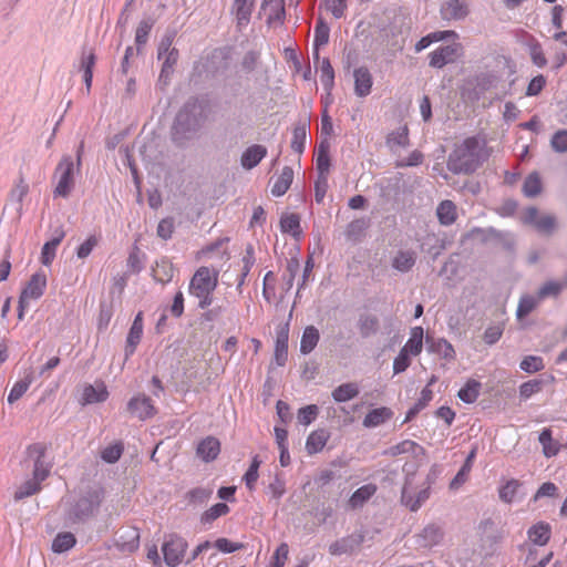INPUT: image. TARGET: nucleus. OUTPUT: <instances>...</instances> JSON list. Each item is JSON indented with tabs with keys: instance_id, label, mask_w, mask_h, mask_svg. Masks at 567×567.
<instances>
[{
	"instance_id": "f257e3e1",
	"label": "nucleus",
	"mask_w": 567,
	"mask_h": 567,
	"mask_svg": "<svg viewBox=\"0 0 567 567\" xmlns=\"http://www.w3.org/2000/svg\"><path fill=\"white\" fill-rule=\"evenodd\" d=\"M489 155L485 138L478 135L470 136L450 153L447 168L454 174H472L489 158Z\"/></svg>"
},
{
	"instance_id": "f03ea898",
	"label": "nucleus",
	"mask_w": 567,
	"mask_h": 567,
	"mask_svg": "<svg viewBox=\"0 0 567 567\" xmlns=\"http://www.w3.org/2000/svg\"><path fill=\"white\" fill-rule=\"evenodd\" d=\"M205 122V107L197 97L185 102L175 116L172 126V140L177 146H184L200 130Z\"/></svg>"
},
{
	"instance_id": "7ed1b4c3",
	"label": "nucleus",
	"mask_w": 567,
	"mask_h": 567,
	"mask_svg": "<svg viewBox=\"0 0 567 567\" xmlns=\"http://www.w3.org/2000/svg\"><path fill=\"white\" fill-rule=\"evenodd\" d=\"M105 498V489L100 485L87 486L69 509L68 517L73 523H85L93 517Z\"/></svg>"
},
{
	"instance_id": "20e7f679",
	"label": "nucleus",
	"mask_w": 567,
	"mask_h": 567,
	"mask_svg": "<svg viewBox=\"0 0 567 567\" xmlns=\"http://www.w3.org/2000/svg\"><path fill=\"white\" fill-rule=\"evenodd\" d=\"M217 285V274L203 266L190 278L188 293L198 300L197 307L204 310L213 303Z\"/></svg>"
},
{
	"instance_id": "39448f33",
	"label": "nucleus",
	"mask_w": 567,
	"mask_h": 567,
	"mask_svg": "<svg viewBox=\"0 0 567 567\" xmlns=\"http://www.w3.org/2000/svg\"><path fill=\"white\" fill-rule=\"evenodd\" d=\"M84 143L81 142L76 151V164L74 163L71 155L62 156L61 161L55 168V177H58L56 186L53 190L54 197L66 198L71 194L74 187V171L75 166L79 171L81 167L82 153Z\"/></svg>"
},
{
	"instance_id": "423d86ee",
	"label": "nucleus",
	"mask_w": 567,
	"mask_h": 567,
	"mask_svg": "<svg viewBox=\"0 0 567 567\" xmlns=\"http://www.w3.org/2000/svg\"><path fill=\"white\" fill-rule=\"evenodd\" d=\"M502 80L497 71H483L466 80L462 96L472 103L482 100L486 92L496 89Z\"/></svg>"
},
{
	"instance_id": "0eeeda50",
	"label": "nucleus",
	"mask_w": 567,
	"mask_h": 567,
	"mask_svg": "<svg viewBox=\"0 0 567 567\" xmlns=\"http://www.w3.org/2000/svg\"><path fill=\"white\" fill-rule=\"evenodd\" d=\"M188 548L187 540L177 535H166L162 544V553L164 561L168 567H177L183 563L186 550Z\"/></svg>"
},
{
	"instance_id": "6e6552de",
	"label": "nucleus",
	"mask_w": 567,
	"mask_h": 567,
	"mask_svg": "<svg viewBox=\"0 0 567 567\" xmlns=\"http://www.w3.org/2000/svg\"><path fill=\"white\" fill-rule=\"evenodd\" d=\"M173 39L165 37L158 44L157 59L163 60V66L159 74V80H167L174 72V66L178 61V50L172 48Z\"/></svg>"
},
{
	"instance_id": "1a4fd4ad",
	"label": "nucleus",
	"mask_w": 567,
	"mask_h": 567,
	"mask_svg": "<svg viewBox=\"0 0 567 567\" xmlns=\"http://www.w3.org/2000/svg\"><path fill=\"white\" fill-rule=\"evenodd\" d=\"M497 492L498 498L507 505L520 503L527 495L525 483L516 478H509L502 482Z\"/></svg>"
},
{
	"instance_id": "9d476101",
	"label": "nucleus",
	"mask_w": 567,
	"mask_h": 567,
	"mask_svg": "<svg viewBox=\"0 0 567 567\" xmlns=\"http://www.w3.org/2000/svg\"><path fill=\"white\" fill-rule=\"evenodd\" d=\"M430 495L431 488L429 486L415 492L411 487L410 480L406 478L401 492V503L411 512H416L430 498Z\"/></svg>"
},
{
	"instance_id": "9b49d317",
	"label": "nucleus",
	"mask_w": 567,
	"mask_h": 567,
	"mask_svg": "<svg viewBox=\"0 0 567 567\" xmlns=\"http://www.w3.org/2000/svg\"><path fill=\"white\" fill-rule=\"evenodd\" d=\"M126 408L130 414L137 417L140 421H146L153 417L157 412L152 399L145 394L132 396Z\"/></svg>"
},
{
	"instance_id": "f8f14e48",
	"label": "nucleus",
	"mask_w": 567,
	"mask_h": 567,
	"mask_svg": "<svg viewBox=\"0 0 567 567\" xmlns=\"http://www.w3.org/2000/svg\"><path fill=\"white\" fill-rule=\"evenodd\" d=\"M363 542L364 534L362 532H354L331 543L329 553L333 556L351 555L360 548Z\"/></svg>"
},
{
	"instance_id": "ddd939ff",
	"label": "nucleus",
	"mask_w": 567,
	"mask_h": 567,
	"mask_svg": "<svg viewBox=\"0 0 567 567\" xmlns=\"http://www.w3.org/2000/svg\"><path fill=\"white\" fill-rule=\"evenodd\" d=\"M45 446L42 443H34L27 450L28 456L33 460V478L43 482L50 473V465L44 461Z\"/></svg>"
},
{
	"instance_id": "4468645a",
	"label": "nucleus",
	"mask_w": 567,
	"mask_h": 567,
	"mask_svg": "<svg viewBox=\"0 0 567 567\" xmlns=\"http://www.w3.org/2000/svg\"><path fill=\"white\" fill-rule=\"evenodd\" d=\"M289 328V322H285L276 331L274 362L278 367H284L288 359Z\"/></svg>"
},
{
	"instance_id": "2eb2a0df",
	"label": "nucleus",
	"mask_w": 567,
	"mask_h": 567,
	"mask_svg": "<svg viewBox=\"0 0 567 567\" xmlns=\"http://www.w3.org/2000/svg\"><path fill=\"white\" fill-rule=\"evenodd\" d=\"M523 220L525 224L534 225L543 234H550L556 226V219L551 215L539 216L536 207H528L525 210Z\"/></svg>"
},
{
	"instance_id": "dca6fc26",
	"label": "nucleus",
	"mask_w": 567,
	"mask_h": 567,
	"mask_svg": "<svg viewBox=\"0 0 567 567\" xmlns=\"http://www.w3.org/2000/svg\"><path fill=\"white\" fill-rule=\"evenodd\" d=\"M458 49L460 45L456 43L439 47L429 54L430 66L442 69L446 64L453 63L456 60Z\"/></svg>"
},
{
	"instance_id": "f3484780",
	"label": "nucleus",
	"mask_w": 567,
	"mask_h": 567,
	"mask_svg": "<svg viewBox=\"0 0 567 567\" xmlns=\"http://www.w3.org/2000/svg\"><path fill=\"white\" fill-rule=\"evenodd\" d=\"M143 331V312L140 311L135 316L126 337V344L124 350L126 360L135 353L136 348L142 340Z\"/></svg>"
},
{
	"instance_id": "a211bd4d",
	"label": "nucleus",
	"mask_w": 567,
	"mask_h": 567,
	"mask_svg": "<svg viewBox=\"0 0 567 567\" xmlns=\"http://www.w3.org/2000/svg\"><path fill=\"white\" fill-rule=\"evenodd\" d=\"M220 453V442L215 436H206L200 440L196 447L197 456L205 463H210L217 458Z\"/></svg>"
},
{
	"instance_id": "6ab92c4d",
	"label": "nucleus",
	"mask_w": 567,
	"mask_h": 567,
	"mask_svg": "<svg viewBox=\"0 0 567 567\" xmlns=\"http://www.w3.org/2000/svg\"><path fill=\"white\" fill-rule=\"evenodd\" d=\"M30 187L21 175L16 182L9 193V203L14 206L18 218L23 215V200L29 194Z\"/></svg>"
},
{
	"instance_id": "aec40b11",
	"label": "nucleus",
	"mask_w": 567,
	"mask_h": 567,
	"mask_svg": "<svg viewBox=\"0 0 567 567\" xmlns=\"http://www.w3.org/2000/svg\"><path fill=\"white\" fill-rule=\"evenodd\" d=\"M45 287L47 276L43 272H35L31 276L20 295L28 300H38L43 296Z\"/></svg>"
},
{
	"instance_id": "412c9836",
	"label": "nucleus",
	"mask_w": 567,
	"mask_h": 567,
	"mask_svg": "<svg viewBox=\"0 0 567 567\" xmlns=\"http://www.w3.org/2000/svg\"><path fill=\"white\" fill-rule=\"evenodd\" d=\"M527 537L536 546H545L551 537V526L549 523L539 520L527 529Z\"/></svg>"
},
{
	"instance_id": "4be33fe9",
	"label": "nucleus",
	"mask_w": 567,
	"mask_h": 567,
	"mask_svg": "<svg viewBox=\"0 0 567 567\" xmlns=\"http://www.w3.org/2000/svg\"><path fill=\"white\" fill-rule=\"evenodd\" d=\"M354 93L359 97H365L371 93L373 79L368 68L360 66L353 71Z\"/></svg>"
},
{
	"instance_id": "5701e85b",
	"label": "nucleus",
	"mask_w": 567,
	"mask_h": 567,
	"mask_svg": "<svg viewBox=\"0 0 567 567\" xmlns=\"http://www.w3.org/2000/svg\"><path fill=\"white\" fill-rule=\"evenodd\" d=\"M254 7L255 0H234L231 13L235 14L238 28L241 29L249 24Z\"/></svg>"
},
{
	"instance_id": "b1692460",
	"label": "nucleus",
	"mask_w": 567,
	"mask_h": 567,
	"mask_svg": "<svg viewBox=\"0 0 567 567\" xmlns=\"http://www.w3.org/2000/svg\"><path fill=\"white\" fill-rule=\"evenodd\" d=\"M107 398L109 391L103 382L97 383L96 385L87 384L83 388L81 403L83 405L101 403L106 401Z\"/></svg>"
},
{
	"instance_id": "393cba45",
	"label": "nucleus",
	"mask_w": 567,
	"mask_h": 567,
	"mask_svg": "<svg viewBox=\"0 0 567 567\" xmlns=\"http://www.w3.org/2000/svg\"><path fill=\"white\" fill-rule=\"evenodd\" d=\"M329 37H330L329 24L322 18H319L317 20V23L315 27V33H313L312 55H313L315 62H319V59H320L319 49L329 42Z\"/></svg>"
},
{
	"instance_id": "a878e982",
	"label": "nucleus",
	"mask_w": 567,
	"mask_h": 567,
	"mask_svg": "<svg viewBox=\"0 0 567 567\" xmlns=\"http://www.w3.org/2000/svg\"><path fill=\"white\" fill-rule=\"evenodd\" d=\"M267 155V148L262 145L255 144L247 147L240 157V164L245 169H252Z\"/></svg>"
},
{
	"instance_id": "bb28decb",
	"label": "nucleus",
	"mask_w": 567,
	"mask_h": 567,
	"mask_svg": "<svg viewBox=\"0 0 567 567\" xmlns=\"http://www.w3.org/2000/svg\"><path fill=\"white\" fill-rule=\"evenodd\" d=\"M330 439V432L327 429H317L312 431L306 441V451L309 455L320 453L328 440Z\"/></svg>"
},
{
	"instance_id": "cd10ccee",
	"label": "nucleus",
	"mask_w": 567,
	"mask_h": 567,
	"mask_svg": "<svg viewBox=\"0 0 567 567\" xmlns=\"http://www.w3.org/2000/svg\"><path fill=\"white\" fill-rule=\"evenodd\" d=\"M443 538V530L440 526L430 524L425 526L422 532L416 536V543L421 547L431 548Z\"/></svg>"
},
{
	"instance_id": "c85d7f7f",
	"label": "nucleus",
	"mask_w": 567,
	"mask_h": 567,
	"mask_svg": "<svg viewBox=\"0 0 567 567\" xmlns=\"http://www.w3.org/2000/svg\"><path fill=\"white\" fill-rule=\"evenodd\" d=\"M467 14V6L460 0H446L441 7V16L444 20H462Z\"/></svg>"
},
{
	"instance_id": "c756f323",
	"label": "nucleus",
	"mask_w": 567,
	"mask_h": 567,
	"mask_svg": "<svg viewBox=\"0 0 567 567\" xmlns=\"http://www.w3.org/2000/svg\"><path fill=\"white\" fill-rule=\"evenodd\" d=\"M377 485L373 483H369L362 485L358 489H355L348 501V505L351 509H357L362 507L375 493Z\"/></svg>"
},
{
	"instance_id": "7c9ffc66",
	"label": "nucleus",
	"mask_w": 567,
	"mask_h": 567,
	"mask_svg": "<svg viewBox=\"0 0 567 567\" xmlns=\"http://www.w3.org/2000/svg\"><path fill=\"white\" fill-rule=\"evenodd\" d=\"M392 416L393 412L390 408H377L367 413L362 421V424L367 429L377 427L389 421Z\"/></svg>"
},
{
	"instance_id": "2f4dec72",
	"label": "nucleus",
	"mask_w": 567,
	"mask_h": 567,
	"mask_svg": "<svg viewBox=\"0 0 567 567\" xmlns=\"http://www.w3.org/2000/svg\"><path fill=\"white\" fill-rule=\"evenodd\" d=\"M360 393V388L355 382H347L338 385L331 393V396L337 403L348 402Z\"/></svg>"
},
{
	"instance_id": "473e14b6",
	"label": "nucleus",
	"mask_w": 567,
	"mask_h": 567,
	"mask_svg": "<svg viewBox=\"0 0 567 567\" xmlns=\"http://www.w3.org/2000/svg\"><path fill=\"white\" fill-rule=\"evenodd\" d=\"M427 349L430 352L440 354L445 360H453L455 358V350L451 342L444 338L430 339L426 338Z\"/></svg>"
},
{
	"instance_id": "72a5a7b5",
	"label": "nucleus",
	"mask_w": 567,
	"mask_h": 567,
	"mask_svg": "<svg viewBox=\"0 0 567 567\" xmlns=\"http://www.w3.org/2000/svg\"><path fill=\"white\" fill-rule=\"evenodd\" d=\"M320 340L319 330L315 326H307L301 336L300 340V352L301 354L311 353L317 347Z\"/></svg>"
},
{
	"instance_id": "f704fd0d",
	"label": "nucleus",
	"mask_w": 567,
	"mask_h": 567,
	"mask_svg": "<svg viewBox=\"0 0 567 567\" xmlns=\"http://www.w3.org/2000/svg\"><path fill=\"white\" fill-rule=\"evenodd\" d=\"M436 216L441 225L451 226L457 217L456 205L449 199L441 202L436 208Z\"/></svg>"
},
{
	"instance_id": "c9c22d12",
	"label": "nucleus",
	"mask_w": 567,
	"mask_h": 567,
	"mask_svg": "<svg viewBox=\"0 0 567 567\" xmlns=\"http://www.w3.org/2000/svg\"><path fill=\"white\" fill-rule=\"evenodd\" d=\"M415 262V251L400 250L392 260V267L400 272H408L414 267Z\"/></svg>"
},
{
	"instance_id": "e433bc0d",
	"label": "nucleus",
	"mask_w": 567,
	"mask_h": 567,
	"mask_svg": "<svg viewBox=\"0 0 567 567\" xmlns=\"http://www.w3.org/2000/svg\"><path fill=\"white\" fill-rule=\"evenodd\" d=\"M433 399V391L425 386L416 402L406 411L403 423L411 422Z\"/></svg>"
},
{
	"instance_id": "4c0bfd02",
	"label": "nucleus",
	"mask_w": 567,
	"mask_h": 567,
	"mask_svg": "<svg viewBox=\"0 0 567 567\" xmlns=\"http://www.w3.org/2000/svg\"><path fill=\"white\" fill-rule=\"evenodd\" d=\"M293 181V169L290 166H285L281 174L275 181L271 187V194L276 197L282 196L287 193Z\"/></svg>"
},
{
	"instance_id": "58836bf2",
	"label": "nucleus",
	"mask_w": 567,
	"mask_h": 567,
	"mask_svg": "<svg viewBox=\"0 0 567 567\" xmlns=\"http://www.w3.org/2000/svg\"><path fill=\"white\" fill-rule=\"evenodd\" d=\"M329 148L330 146L327 141H322L319 144L316 157L317 176H328L331 165Z\"/></svg>"
},
{
	"instance_id": "ea45409f",
	"label": "nucleus",
	"mask_w": 567,
	"mask_h": 567,
	"mask_svg": "<svg viewBox=\"0 0 567 567\" xmlns=\"http://www.w3.org/2000/svg\"><path fill=\"white\" fill-rule=\"evenodd\" d=\"M481 386H482L481 382H478L477 380H474V379H470L458 390L457 396L462 402H464L466 404H472L478 399Z\"/></svg>"
},
{
	"instance_id": "a19ab883",
	"label": "nucleus",
	"mask_w": 567,
	"mask_h": 567,
	"mask_svg": "<svg viewBox=\"0 0 567 567\" xmlns=\"http://www.w3.org/2000/svg\"><path fill=\"white\" fill-rule=\"evenodd\" d=\"M386 145L391 152H395L396 147H408L410 145L408 126H402L389 133L386 136Z\"/></svg>"
},
{
	"instance_id": "79ce46f5",
	"label": "nucleus",
	"mask_w": 567,
	"mask_h": 567,
	"mask_svg": "<svg viewBox=\"0 0 567 567\" xmlns=\"http://www.w3.org/2000/svg\"><path fill=\"white\" fill-rule=\"evenodd\" d=\"M423 336L424 332L422 327L412 328L410 338L401 350H405L408 354L412 355L420 354L423 348Z\"/></svg>"
},
{
	"instance_id": "37998d69",
	"label": "nucleus",
	"mask_w": 567,
	"mask_h": 567,
	"mask_svg": "<svg viewBox=\"0 0 567 567\" xmlns=\"http://www.w3.org/2000/svg\"><path fill=\"white\" fill-rule=\"evenodd\" d=\"M269 4L270 12L267 18L268 24L279 23L284 24L286 19L285 0H264L262 8Z\"/></svg>"
},
{
	"instance_id": "c03bdc74",
	"label": "nucleus",
	"mask_w": 567,
	"mask_h": 567,
	"mask_svg": "<svg viewBox=\"0 0 567 567\" xmlns=\"http://www.w3.org/2000/svg\"><path fill=\"white\" fill-rule=\"evenodd\" d=\"M33 382L32 373H28L23 379L18 380L11 388L7 401L9 404L16 403L20 400L25 392L29 390L30 385Z\"/></svg>"
},
{
	"instance_id": "a18cd8bd",
	"label": "nucleus",
	"mask_w": 567,
	"mask_h": 567,
	"mask_svg": "<svg viewBox=\"0 0 567 567\" xmlns=\"http://www.w3.org/2000/svg\"><path fill=\"white\" fill-rule=\"evenodd\" d=\"M320 82L326 93L330 95L334 86V70L328 58L321 60Z\"/></svg>"
},
{
	"instance_id": "49530a36",
	"label": "nucleus",
	"mask_w": 567,
	"mask_h": 567,
	"mask_svg": "<svg viewBox=\"0 0 567 567\" xmlns=\"http://www.w3.org/2000/svg\"><path fill=\"white\" fill-rule=\"evenodd\" d=\"M307 123H298L292 131L291 150L297 154H302L306 147L307 141Z\"/></svg>"
},
{
	"instance_id": "de8ad7c7",
	"label": "nucleus",
	"mask_w": 567,
	"mask_h": 567,
	"mask_svg": "<svg viewBox=\"0 0 567 567\" xmlns=\"http://www.w3.org/2000/svg\"><path fill=\"white\" fill-rule=\"evenodd\" d=\"M545 383H546V380H544V379H533V380L523 382L518 389L519 399L522 401L529 400L533 395L539 393L543 390V386L545 385Z\"/></svg>"
},
{
	"instance_id": "09e8293b",
	"label": "nucleus",
	"mask_w": 567,
	"mask_h": 567,
	"mask_svg": "<svg viewBox=\"0 0 567 567\" xmlns=\"http://www.w3.org/2000/svg\"><path fill=\"white\" fill-rule=\"evenodd\" d=\"M280 229L298 238L301 234L300 217L297 214H286L280 218Z\"/></svg>"
},
{
	"instance_id": "8fccbe9b",
	"label": "nucleus",
	"mask_w": 567,
	"mask_h": 567,
	"mask_svg": "<svg viewBox=\"0 0 567 567\" xmlns=\"http://www.w3.org/2000/svg\"><path fill=\"white\" fill-rule=\"evenodd\" d=\"M475 456H476V449H473L467 454L466 460H465L464 464L462 465V467L460 468V471L456 473V475L451 481L450 487L452 489L457 488L460 485L465 483L466 477H467L468 473L471 472Z\"/></svg>"
},
{
	"instance_id": "3c124183",
	"label": "nucleus",
	"mask_w": 567,
	"mask_h": 567,
	"mask_svg": "<svg viewBox=\"0 0 567 567\" xmlns=\"http://www.w3.org/2000/svg\"><path fill=\"white\" fill-rule=\"evenodd\" d=\"M538 441L543 446V453L546 457H553L559 452V446L554 441L550 429H543L539 433Z\"/></svg>"
},
{
	"instance_id": "603ef678",
	"label": "nucleus",
	"mask_w": 567,
	"mask_h": 567,
	"mask_svg": "<svg viewBox=\"0 0 567 567\" xmlns=\"http://www.w3.org/2000/svg\"><path fill=\"white\" fill-rule=\"evenodd\" d=\"M371 219L369 217H362L349 223L346 229V235L349 239H359L364 231L370 227Z\"/></svg>"
},
{
	"instance_id": "864d4df0",
	"label": "nucleus",
	"mask_w": 567,
	"mask_h": 567,
	"mask_svg": "<svg viewBox=\"0 0 567 567\" xmlns=\"http://www.w3.org/2000/svg\"><path fill=\"white\" fill-rule=\"evenodd\" d=\"M76 543L72 533H59L52 542V550L61 554L71 549Z\"/></svg>"
},
{
	"instance_id": "5fc2aeb1",
	"label": "nucleus",
	"mask_w": 567,
	"mask_h": 567,
	"mask_svg": "<svg viewBox=\"0 0 567 567\" xmlns=\"http://www.w3.org/2000/svg\"><path fill=\"white\" fill-rule=\"evenodd\" d=\"M358 327L363 338L375 334L379 329V320L375 316L362 315L359 318Z\"/></svg>"
},
{
	"instance_id": "6e6d98bb",
	"label": "nucleus",
	"mask_w": 567,
	"mask_h": 567,
	"mask_svg": "<svg viewBox=\"0 0 567 567\" xmlns=\"http://www.w3.org/2000/svg\"><path fill=\"white\" fill-rule=\"evenodd\" d=\"M542 192V181L538 173L529 174L523 184V193L527 197H536Z\"/></svg>"
},
{
	"instance_id": "4d7b16f0",
	"label": "nucleus",
	"mask_w": 567,
	"mask_h": 567,
	"mask_svg": "<svg viewBox=\"0 0 567 567\" xmlns=\"http://www.w3.org/2000/svg\"><path fill=\"white\" fill-rule=\"evenodd\" d=\"M41 488V483L35 478L28 480L21 484L14 492V501L19 502L38 493Z\"/></svg>"
},
{
	"instance_id": "13d9d810",
	"label": "nucleus",
	"mask_w": 567,
	"mask_h": 567,
	"mask_svg": "<svg viewBox=\"0 0 567 567\" xmlns=\"http://www.w3.org/2000/svg\"><path fill=\"white\" fill-rule=\"evenodd\" d=\"M228 513H229V506L227 504L217 503L203 513L200 520L204 524H210L214 520H216L218 517L224 516Z\"/></svg>"
},
{
	"instance_id": "bf43d9fd",
	"label": "nucleus",
	"mask_w": 567,
	"mask_h": 567,
	"mask_svg": "<svg viewBox=\"0 0 567 567\" xmlns=\"http://www.w3.org/2000/svg\"><path fill=\"white\" fill-rule=\"evenodd\" d=\"M520 370L526 373H536L542 371L544 365V360L538 355H526L519 363Z\"/></svg>"
},
{
	"instance_id": "052dcab7",
	"label": "nucleus",
	"mask_w": 567,
	"mask_h": 567,
	"mask_svg": "<svg viewBox=\"0 0 567 567\" xmlns=\"http://www.w3.org/2000/svg\"><path fill=\"white\" fill-rule=\"evenodd\" d=\"M319 408L316 404H309L298 410L297 419L301 425H310L317 417Z\"/></svg>"
},
{
	"instance_id": "680f3d73",
	"label": "nucleus",
	"mask_w": 567,
	"mask_h": 567,
	"mask_svg": "<svg viewBox=\"0 0 567 567\" xmlns=\"http://www.w3.org/2000/svg\"><path fill=\"white\" fill-rule=\"evenodd\" d=\"M537 306V299L533 296L525 295L519 299L516 310L517 319L527 317Z\"/></svg>"
},
{
	"instance_id": "e2e57ef3",
	"label": "nucleus",
	"mask_w": 567,
	"mask_h": 567,
	"mask_svg": "<svg viewBox=\"0 0 567 567\" xmlns=\"http://www.w3.org/2000/svg\"><path fill=\"white\" fill-rule=\"evenodd\" d=\"M153 25H154V21L151 18L143 19L140 22V24L136 29V33H135V42H136L137 47L144 45L147 42L148 34H150Z\"/></svg>"
},
{
	"instance_id": "0e129e2a",
	"label": "nucleus",
	"mask_w": 567,
	"mask_h": 567,
	"mask_svg": "<svg viewBox=\"0 0 567 567\" xmlns=\"http://www.w3.org/2000/svg\"><path fill=\"white\" fill-rule=\"evenodd\" d=\"M558 495V487L553 482L543 483L534 496L530 498V502L536 503L543 497L554 498Z\"/></svg>"
},
{
	"instance_id": "69168bd1",
	"label": "nucleus",
	"mask_w": 567,
	"mask_h": 567,
	"mask_svg": "<svg viewBox=\"0 0 567 567\" xmlns=\"http://www.w3.org/2000/svg\"><path fill=\"white\" fill-rule=\"evenodd\" d=\"M214 547L223 554H231L244 548L243 543L231 542L228 538L220 537L214 542Z\"/></svg>"
},
{
	"instance_id": "338daca9",
	"label": "nucleus",
	"mask_w": 567,
	"mask_h": 567,
	"mask_svg": "<svg viewBox=\"0 0 567 567\" xmlns=\"http://www.w3.org/2000/svg\"><path fill=\"white\" fill-rule=\"evenodd\" d=\"M122 453H123V445L121 443H115V444L106 446L101 452V458L109 464H113L120 460V457L122 456Z\"/></svg>"
},
{
	"instance_id": "774afa93",
	"label": "nucleus",
	"mask_w": 567,
	"mask_h": 567,
	"mask_svg": "<svg viewBox=\"0 0 567 567\" xmlns=\"http://www.w3.org/2000/svg\"><path fill=\"white\" fill-rule=\"evenodd\" d=\"M550 146L557 153L567 152V130H559L550 138Z\"/></svg>"
}]
</instances>
